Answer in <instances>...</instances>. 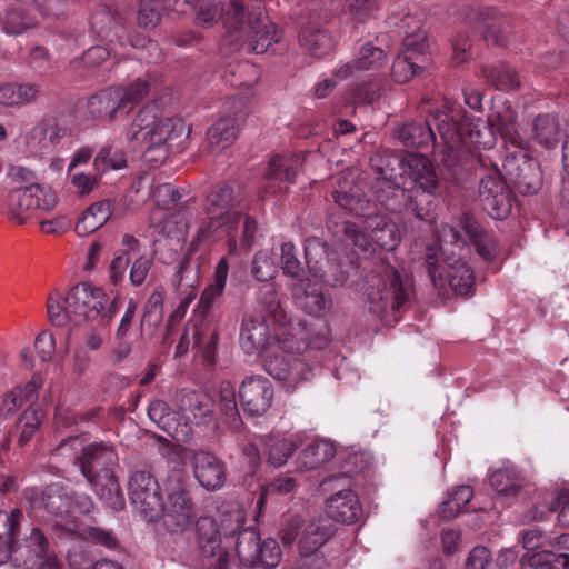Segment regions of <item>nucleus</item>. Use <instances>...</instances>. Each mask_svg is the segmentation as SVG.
Here are the masks:
<instances>
[{
	"label": "nucleus",
	"instance_id": "f257e3e1",
	"mask_svg": "<svg viewBox=\"0 0 569 569\" xmlns=\"http://www.w3.org/2000/svg\"><path fill=\"white\" fill-rule=\"evenodd\" d=\"M370 162L378 173L375 197L386 210L405 211L419 220L433 221L436 200L445 194L446 186L428 158L377 154Z\"/></svg>",
	"mask_w": 569,
	"mask_h": 569
},
{
	"label": "nucleus",
	"instance_id": "f03ea898",
	"mask_svg": "<svg viewBox=\"0 0 569 569\" xmlns=\"http://www.w3.org/2000/svg\"><path fill=\"white\" fill-rule=\"evenodd\" d=\"M293 339L273 338L262 317L244 316L240 328V346L244 353H264L266 371L279 380L288 390H295L301 382L315 375L313 365L307 353H296Z\"/></svg>",
	"mask_w": 569,
	"mask_h": 569
},
{
	"label": "nucleus",
	"instance_id": "7ed1b4c3",
	"mask_svg": "<svg viewBox=\"0 0 569 569\" xmlns=\"http://www.w3.org/2000/svg\"><path fill=\"white\" fill-rule=\"evenodd\" d=\"M360 291L365 310L383 325L390 326L408 309L413 284L400 270L381 261L365 276Z\"/></svg>",
	"mask_w": 569,
	"mask_h": 569
},
{
	"label": "nucleus",
	"instance_id": "20e7f679",
	"mask_svg": "<svg viewBox=\"0 0 569 569\" xmlns=\"http://www.w3.org/2000/svg\"><path fill=\"white\" fill-rule=\"evenodd\" d=\"M24 520L20 509L0 510V565L11 560L18 569H61L42 531L33 527L20 539Z\"/></svg>",
	"mask_w": 569,
	"mask_h": 569
},
{
	"label": "nucleus",
	"instance_id": "39448f33",
	"mask_svg": "<svg viewBox=\"0 0 569 569\" xmlns=\"http://www.w3.org/2000/svg\"><path fill=\"white\" fill-rule=\"evenodd\" d=\"M433 118L443 141L441 162L449 169H455L471 147L490 149L496 142L492 129L481 119L467 117L459 106L445 104Z\"/></svg>",
	"mask_w": 569,
	"mask_h": 569
},
{
	"label": "nucleus",
	"instance_id": "423d86ee",
	"mask_svg": "<svg viewBox=\"0 0 569 569\" xmlns=\"http://www.w3.org/2000/svg\"><path fill=\"white\" fill-rule=\"evenodd\" d=\"M190 128L179 118H159L149 107L142 108L124 129V138L132 149H139L152 166L164 162L173 142L188 136Z\"/></svg>",
	"mask_w": 569,
	"mask_h": 569
},
{
	"label": "nucleus",
	"instance_id": "0eeeda50",
	"mask_svg": "<svg viewBox=\"0 0 569 569\" xmlns=\"http://www.w3.org/2000/svg\"><path fill=\"white\" fill-rule=\"evenodd\" d=\"M227 12L226 33L221 41L223 54L247 47L248 51L261 54L280 40L277 26L264 14L260 6L247 11L241 1H231Z\"/></svg>",
	"mask_w": 569,
	"mask_h": 569
},
{
	"label": "nucleus",
	"instance_id": "6e6552de",
	"mask_svg": "<svg viewBox=\"0 0 569 569\" xmlns=\"http://www.w3.org/2000/svg\"><path fill=\"white\" fill-rule=\"evenodd\" d=\"M107 293L89 282H80L73 286L60 305V296L56 293L48 299L47 309L49 320L53 326L64 327L67 325L78 326L84 321L96 320L101 316V323L108 326L116 315L117 299H113L102 313L108 303Z\"/></svg>",
	"mask_w": 569,
	"mask_h": 569
},
{
	"label": "nucleus",
	"instance_id": "1a4fd4ad",
	"mask_svg": "<svg viewBox=\"0 0 569 569\" xmlns=\"http://www.w3.org/2000/svg\"><path fill=\"white\" fill-rule=\"evenodd\" d=\"M77 463L97 497L109 508L121 510L126 501L119 481L113 473L118 455L113 447L104 442H93L82 447Z\"/></svg>",
	"mask_w": 569,
	"mask_h": 569
},
{
	"label": "nucleus",
	"instance_id": "9d476101",
	"mask_svg": "<svg viewBox=\"0 0 569 569\" xmlns=\"http://www.w3.org/2000/svg\"><path fill=\"white\" fill-rule=\"evenodd\" d=\"M389 23L397 28L398 36L402 38V50L392 63L391 74L395 81L405 83L421 68L420 63L429 49L427 36L421 29V20L411 14L400 19L390 18Z\"/></svg>",
	"mask_w": 569,
	"mask_h": 569
},
{
	"label": "nucleus",
	"instance_id": "9b49d317",
	"mask_svg": "<svg viewBox=\"0 0 569 569\" xmlns=\"http://www.w3.org/2000/svg\"><path fill=\"white\" fill-rule=\"evenodd\" d=\"M229 520L232 522L230 531H233L229 537L237 536L236 551L243 566L262 569L277 567L281 559V549L277 540L268 538L261 541L258 530L253 527L241 529L244 523L241 511L230 513Z\"/></svg>",
	"mask_w": 569,
	"mask_h": 569
},
{
	"label": "nucleus",
	"instance_id": "f8f14e48",
	"mask_svg": "<svg viewBox=\"0 0 569 569\" xmlns=\"http://www.w3.org/2000/svg\"><path fill=\"white\" fill-rule=\"evenodd\" d=\"M341 231L345 241L352 243L363 253L375 252V246L392 251L400 242V232L396 223L377 213L365 219L359 226L345 221Z\"/></svg>",
	"mask_w": 569,
	"mask_h": 569
},
{
	"label": "nucleus",
	"instance_id": "ddd939ff",
	"mask_svg": "<svg viewBox=\"0 0 569 569\" xmlns=\"http://www.w3.org/2000/svg\"><path fill=\"white\" fill-rule=\"evenodd\" d=\"M423 264L427 268L431 282L436 288L446 290L450 288L458 296H469L473 291L475 277L472 270L462 259L446 260L447 268L439 264L437 249L426 248Z\"/></svg>",
	"mask_w": 569,
	"mask_h": 569
},
{
	"label": "nucleus",
	"instance_id": "4468645a",
	"mask_svg": "<svg viewBox=\"0 0 569 569\" xmlns=\"http://www.w3.org/2000/svg\"><path fill=\"white\" fill-rule=\"evenodd\" d=\"M229 517L218 527L211 517H201L196 522L197 540L201 551V569H230L229 556L222 550V537L228 538L233 531Z\"/></svg>",
	"mask_w": 569,
	"mask_h": 569
},
{
	"label": "nucleus",
	"instance_id": "2eb2a0df",
	"mask_svg": "<svg viewBox=\"0 0 569 569\" xmlns=\"http://www.w3.org/2000/svg\"><path fill=\"white\" fill-rule=\"evenodd\" d=\"M161 516L168 531L183 532L196 517L188 483L181 473L169 478L167 502L161 500Z\"/></svg>",
	"mask_w": 569,
	"mask_h": 569
},
{
	"label": "nucleus",
	"instance_id": "dca6fc26",
	"mask_svg": "<svg viewBox=\"0 0 569 569\" xmlns=\"http://www.w3.org/2000/svg\"><path fill=\"white\" fill-rule=\"evenodd\" d=\"M130 502L147 521H156L161 516V492L157 479L148 470L134 471L128 481Z\"/></svg>",
	"mask_w": 569,
	"mask_h": 569
},
{
	"label": "nucleus",
	"instance_id": "f3484780",
	"mask_svg": "<svg viewBox=\"0 0 569 569\" xmlns=\"http://www.w3.org/2000/svg\"><path fill=\"white\" fill-rule=\"evenodd\" d=\"M57 204L56 192L46 184L31 182L9 194V218L19 223L33 210L51 211Z\"/></svg>",
	"mask_w": 569,
	"mask_h": 569
},
{
	"label": "nucleus",
	"instance_id": "a211bd4d",
	"mask_svg": "<svg viewBox=\"0 0 569 569\" xmlns=\"http://www.w3.org/2000/svg\"><path fill=\"white\" fill-rule=\"evenodd\" d=\"M249 211V200L239 188L222 183L217 184L206 198L204 213L224 219L226 223L238 227L242 214Z\"/></svg>",
	"mask_w": 569,
	"mask_h": 569
},
{
	"label": "nucleus",
	"instance_id": "6ab92c4d",
	"mask_svg": "<svg viewBox=\"0 0 569 569\" xmlns=\"http://www.w3.org/2000/svg\"><path fill=\"white\" fill-rule=\"evenodd\" d=\"M306 153L277 154L271 158L259 197L264 200L268 194L282 192L295 183L296 177L305 161Z\"/></svg>",
	"mask_w": 569,
	"mask_h": 569
},
{
	"label": "nucleus",
	"instance_id": "aec40b11",
	"mask_svg": "<svg viewBox=\"0 0 569 569\" xmlns=\"http://www.w3.org/2000/svg\"><path fill=\"white\" fill-rule=\"evenodd\" d=\"M479 199L483 210L492 219L502 220L509 216L512 208V193L498 170L481 178Z\"/></svg>",
	"mask_w": 569,
	"mask_h": 569
},
{
	"label": "nucleus",
	"instance_id": "412c9836",
	"mask_svg": "<svg viewBox=\"0 0 569 569\" xmlns=\"http://www.w3.org/2000/svg\"><path fill=\"white\" fill-rule=\"evenodd\" d=\"M159 237L154 240V252L163 263L174 261L183 249L188 224L181 213L168 214L158 226Z\"/></svg>",
	"mask_w": 569,
	"mask_h": 569
},
{
	"label": "nucleus",
	"instance_id": "4be33fe9",
	"mask_svg": "<svg viewBox=\"0 0 569 569\" xmlns=\"http://www.w3.org/2000/svg\"><path fill=\"white\" fill-rule=\"evenodd\" d=\"M22 497L33 511L43 509L49 515L61 518L71 515V490L59 483L27 488Z\"/></svg>",
	"mask_w": 569,
	"mask_h": 569
},
{
	"label": "nucleus",
	"instance_id": "5701e85b",
	"mask_svg": "<svg viewBox=\"0 0 569 569\" xmlns=\"http://www.w3.org/2000/svg\"><path fill=\"white\" fill-rule=\"evenodd\" d=\"M274 398L272 382L264 376L246 377L239 387V399L243 412L250 417L263 416Z\"/></svg>",
	"mask_w": 569,
	"mask_h": 569
},
{
	"label": "nucleus",
	"instance_id": "b1692460",
	"mask_svg": "<svg viewBox=\"0 0 569 569\" xmlns=\"http://www.w3.org/2000/svg\"><path fill=\"white\" fill-rule=\"evenodd\" d=\"M190 462L199 485L208 491L222 488L226 482L223 462L212 452L198 449L190 450Z\"/></svg>",
	"mask_w": 569,
	"mask_h": 569
},
{
	"label": "nucleus",
	"instance_id": "393cba45",
	"mask_svg": "<svg viewBox=\"0 0 569 569\" xmlns=\"http://www.w3.org/2000/svg\"><path fill=\"white\" fill-rule=\"evenodd\" d=\"M224 222H227L224 219L213 218L212 214L203 212L198 220L197 231L190 242L189 251H196L200 246H209L218 240L220 232H227L228 251L230 254H236L238 242L234 231L237 227Z\"/></svg>",
	"mask_w": 569,
	"mask_h": 569
},
{
	"label": "nucleus",
	"instance_id": "a878e982",
	"mask_svg": "<svg viewBox=\"0 0 569 569\" xmlns=\"http://www.w3.org/2000/svg\"><path fill=\"white\" fill-rule=\"evenodd\" d=\"M439 110L430 113L425 121H412L403 124L397 130V137L406 147L423 148L431 146L432 149L443 157V141H438L433 126L437 127L435 116Z\"/></svg>",
	"mask_w": 569,
	"mask_h": 569
},
{
	"label": "nucleus",
	"instance_id": "bb28decb",
	"mask_svg": "<svg viewBox=\"0 0 569 569\" xmlns=\"http://www.w3.org/2000/svg\"><path fill=\"white\" fill-rule=\"evenodd\" d=\"M199 278V268L190 264L188 260L179 263V268L173 276L172 283L177 293L180 296L179 305L169 317V325L182 319L193 299L197 296L196 284Z\"/></svg>",
	"mask_w": 569,
	"mask_h": 569
},
{
	"label": "nucleus",
	"instance_id": "cd10ccee",
	"mask_svg": "<svg viewBox=\"0 0 569 569\" xmlns=\"http://www.w3.org/2000/svg\"><path fill=\"white\" fill-rule=\"evenodd\" d=\"M178 412L187 422L200 423L213 413V400L202 390H179L173 398Z\"/></svg>",
	"mask_w": 569,
	"mask_h": 569
},
{
	"label": "nucleus",
	"instance_id": "c85d7f7f",
	"mask_svg": "<svg viewBox=\"0 0 569 569\" xmlns=\"http://www.w3.org/2000/svg\"><path fill=\"white\" fill-rule=\"evenodd\" d=\"M387 54L381 48L367 42L359 48L355 60L336 67L332 74L339 81H343L356 77L362 70H379L387 64Z\"/></svg>",
	"mask_w": 569,
	"mask_h": 569
},
{
	"label": "nucleus",
	"instance_id": "c756f323",
	"mask_svg": "<svg viewBox=\"0 0 569 569\" xmlns=\"http://www.w3.org/2000/svg\"><path fill=\"white\" fill-rule=\"evenodd\" d=\"M43 385V378L34 373L30 381L24 385H17L7 390L0 397V417L10 418L16 415L24 403L32 405L39 397V390Z\"/></svg>",
	"mask_w": 569,
	"mask_h": 569
},
{
	"label": "nucleus",
	"instance_id": "7c9ffc66",
	"mask_svg": "<svg viewBox=\"0 0 569 569\" xmlns=\"http://www.w3.org/2000/svg\"><path fill=\"white\" fill-rule=\"evenodd\" d=\"M336 528L327 517H319L306 525L298 541L301 557H310L335 535Z\"/></svg>",
	"mask_w": 569,
	"mask_h": 569
},
{
	"label": "nucleus",
	"instance_id": "2f4dec72",
	"mask_svg": "<svg viewBox=\"0 0 569 569\" xmlns=\"http://www.w3.org/2000/svg\"><path fill=\"white\" fill-rule=\"evenodd\" d=\"M296 302L306 313L313 317H323L331 310L332 301L317 282L301 280L295 288Z\"/></svg>",
	"mask_w": 569,
	"mask_h": 569
},
{
	"label": "nucleus",
	"instance_id": "473e14b6",
	"mask_svg": "<svg viewBox=\"0 0 569 569\" xmlns=\"http://www.w3.org/2000/svg\"><path fill=\"white\" fill-rule=\"evenodd\" d=\"M243 120L241 111L220 117L207 131V139L212 152H219L230 147L237 139L240 123Z\"/></svg>",
	"mask_w": 569,
	"mask_h": 569
},
{
	"label": "nucleus",
	"instance_id": "72a5a7b5",
	"mask_svg": "<svg viewBox=\"0 0 569 569\" xmlns=\"http://www.w3.org/2000/svg\"><path fill=\"white\" fill-rule=\"evenodd\" d=\"M329 517L343 523H355L362 516V506L358 495L350 489H343L333 493L328 499Z\"/></svg>",
	"mask_w": 569,
	"mask_h": 569
},
{
	"label": "nucleus",
	"instance_id": "f704fd0d",
	"mask_svg": "<svg viewBox=\"0 0 569 569\" xmlns=\"http://www.w3.org/2000/svg\"><path fill=\"white\" fill-rule=\"evenodd\" d=\"M259 441L263 443L268 461L273 467H282L303 442L300 433H295L290 437H283L280 433L269 435L260 437Z\"/></svg>",
	"mask_w": 569,
	"mask_h": 569
},
{
	"label": "nucleus",
	"instance_id": "c9c22d12",
	"mask_svg": "<svg viewBox=\"0 0 569 569\" xmlns=\"http://www.w3.org/2000/svg\"><path fill=\"white\" fill-rule=\"evenodd\" d=\"M525 479L520 470L510 462L495 469L490 475V485L506 500L515 498L523 487Z\"/></svg>",
	"mask_w": 569,
	"mask_h": 569
},
{
	"label": "nucleus",
	"instance_id": "e433bc0d",
	"mask_svg": "<svg viewBox=\"0 0 569 569\" xmlns=\"http://www.w3.org/2000/svg\"><path fill=\"white\" fill-rule=\"evenodd\" d=\"M335 202L348 213L357 217H368L375 214L373 204L368 200L359 186L353 184L348 190H336L332 192Z\"/></svg>",
	"mask_w": 569,
	"mask_h": 569
},
{
	"label": "nucleus",
	"instance_id": "4c0bfd02",
	"mask_svg": "<svg viewBox=\"0 0 569 569\" xmlns=\"http://www.w3.org/2000/svg\"><path fill=\"white\" fill-rule=\"evenodd\" d=\"M229 269L228 259L222 257L214 268L212 282L204 288L200 296L198 311L202 316H206L213 303L222 297L229 276Z\"/></svg>",
	"mask_w": 569,
	"mask_h": 569
},
{
	"label": "nucleus",
	"instance_id": "58836bf2",
	"mask_svg": "<svg viewBox=\"0 0 569 569\" xmlns=\"http://www.w3.org/2000/svg\"><path fill=\"white\" fill-rule=\"evenodd\" d=\"M300 44L313 57L328 54L335 41L330 32L313 22H309L299 33Z\"/></svg>",
	"mask_w": 569,
	"mask_h": 569
},
{
	"label": "nucleus",
	"instance_id": "ea45409f",
	"mask_svg": "<svg viewBox=\"0 0 569 569\" xmlns=\"http://www.w3.org/2000/svg\"><path fill=\"white\" fill-rule=\"evenodd\" d=\"M86 117L92 120H111L118 111H121L117 99V92L112 87L106 88L87 100Z\"/></svg>",
	"mask_w": 569,
	"mask_h": 569
},
{
	"label": "nucleus",
	"instance_id": "a19ab883",
	"mask_svg": "<svg viewBox=\"0 0 569 569\" xmlns=\"http://www.w3.org/2000/svg\"><path fill=\"white\" fill-rule=\"evenodd\" d=\"M157 81L151 76L146 78H138L128 86L112 87L117 92L118 103L121 110L130 111L140 101L149 94L152 89H156Z\"/></svg>",
	"mask_w": 569,
	"mask_h": 569
},
{
	"label": "nucleus",
	"instance_id": "79ce46f5",
	"mask_svg": "<svg viewBox=\"0 0 569 569\" xmlns=\"http://www.w3.org/2000/svg\"><path fill=\"white\" fill-rule=\"evenodd\" d=\"M112 214L110 200H101L90 206L77 222L74 230L78 236L86 237L100 229Z\"/></svg>",
	"mask_w": 569,
	"mask_h": 569
},
{
	"label": "nucleus",
	"instance_id": "37998d69",
	"mask_svg": "<svg viewBox=\"0 0 569 569\" xmlns=\"http://www.w3.org/2000/svg\"><path fill=\"white\" fill-rule=\"evenodd\" d=\"M46 413L40 408L29 406L18 418L16 429L18 431L17 442L20 447L27 446L40 429Z\"/></svg>",
	"mask_w": 569,
	"mask_h": 569
},
{
	"label": "nucleus",
	"instance_id": "c03bdc74",
	"mask_svg": "<svg viewBox=\"0 0 569 569\" xmlns=\"http://www.w3.org/2000/svg\"><path fill=\"white\" fill-rule=\"evenodd\" d=\"M532 136L545 148H555L560 140V126L557 118L550 114H539L533 121Z\"/></svg>",
	"mask_w": 569,
	"mask_h": 569
},
{
	"label": "nucleus",
	"instance_id": "a18cd8bd",
	"mask_svg": "<svg viewBox=\"0 0 569 569\" xmlns=\"http://www.w3.org/2000/svg\"><path fill=\"white\" fill-rule=\"evenodd\" d=\"M336 446L332 441L315 440L301 453V466L306 469H315L331 460L336 455Z\"/></svg>",
	"mask_w": 569,
	"mask_h": 569
},
{
	"label": "nucleus",
	"instance_id": "49530a36",
	"mask_svg": "<svg viewBox=\"0 0 569 569\" xmlns=\"http://www.w3.org/2000/svg\"><path fill=\"white\" fill-rule=\"evenodd\" d=\"M307 267L315 279H323V261L328 258V246L319 238H308L305 242Z\"/></svg>",
	"mask_w": 569,
	"mask_h": 569
},
{
	"label": "nucleus",
	"instance_id": "de8ad7c7",
	"mask_svg": "<svg viewBox=\"0 0 569 569\" xmlns=\"http://www.w3.org/2000/svg\"><path fill=\"white\" fill-rule=\"evenodd\" d=\"M479 21L483 23L482 36L488 43L506 44L507 20L497 16L495 10H486L479 13Z\"/></svg>",
	"mask_w": 569,
	"mask_h": 569
},
{
	"label": "nucleus",
	"instance_id": "09e8293b",
	"mask_svg": "<svg viewBox=\"0 0 569 569\" xmlns=\"http://www.w3.org/2000/svg\"><path fill=\"white\" fill-rule=\"evenodd\" d=\"M482 72L487 81L499 90H512L519 87V78L516 71L505 62L486 66Z\"/></svg>",
	"mask_w": 569,
	"mask_h": 569
},
{
	"label": "nucleus",
	"instance_id": "8fccbe9b",
	"mask_svg": "<svg viewBox=\"0 0 569 569\" xmlns=\"http://www.w3.org/2000/svg\"><path fill=\"white\" fill-rule=\"evenodd\" d=\"M377 10V0H347L341 19L356 27L370 20Z\"/></svg>",
	"mask_w": 569,
	"mask_h": 569
},
{
	"label": "nucleus",
	"instance_id": "3c124183",
	"mask_svg": "<svg viewBox=\"0 0 569 569\" xmlns=\"http://www.w3.org/2000/svg\"><path fill=\"white\" fill-rule=\"evenodd\" d=\"M473 497V489L463 485L453 489L439 507V513L445 519H451L459 515L460 510L467 506Z\"/></svg>",
	"mask_w": 569,
	"mask_h": 569
},
{
	"label": "nucleus",
	"instance_id": "603ef678",
	"mask_svg": "<svg viewBox=\"0 0 569 569\" xmlns=\"http://www.w3.org/2000/svg\"><path fill=\"white\" fill-rule=\"evenodd\" d=\"M219 408L228 418L233 428H239L241 419L237 406V395L233 385L230 381H222L219 386Z\"/></svg>",
	"mask_w": 569,
	"mask_h": 569
},
{
	"label": "nucleus",
	"instance_id": "864d4df0",
	"mask_svg": "<svg viewBox=\"0 0 569 569\" xmlns=\"http://www.w3.org/2000/svg\"><path fill=\"white\" fill-rule=\"evenodd\" d=\"M91 31L98 37L106 39L112 29L122 30L119 26L117 16L113 13L109 6L102 4L91 14L90 19Z\"/></svg>",
	"mask_w": 569,
	"mask_h": 569
},
{
	"label": "nucleus",
	"instance_id": "5fc2aeb1",
	"mask_svg": "<svg viewBox=\"0 0 569 569\" xmlns=\"http://www.w3.org/2000/svg\"><path fill=\"white\" fill-rule=\"evenodd\" d=\"M174 415L163 400H154L148 407L150 420L171 437L177 436L178 429Z\"/></svg>",
	"mask_w": 569,
	"mask_h": 569
},
{
	"label": "nucleus",
	"instance_id": "6e6d98bb",
	"mask_svg": "<svg viewBox=\"0 0 569 569\" xmlns=\"http://www.w3.org/2000/svg\"><path fill=\"white\" fill-rule=\"evenodd\" d=\"M127 159L124 153L114 149L112 146H103L97 153L93 160V166L99 174L109 170H119L124 168Z\"/></svg>",
	"mask_w": 569,
	"mask_h": 569
},
{
	"label": "nucleus",
	"instance_id": "4d7b16f0",
	"mask_svg": "<svg viewBox=\"0 0 569 569\" xmlns=\"http://www.w3.org/2000/svg\"><path fill=\"white\" fill-rule=\"evenodd\" d=\"M37 21L31 16H26L20 8L8 9L2 20V29L7 34L18 36L34 28Z\"/></svg>",
	"mask_w": 569,
	"mask_h": 569
},
{
	"label": "nucleus",
	"instance_id": "13d9d810",
	"mask_svg": "<svg viewBox=\"0 0 569 569\" xmlns=\"http://www.w3.org/2000/svg\"><path fill=\"white\" fill-rule=\"evenodd\" d=\"M251 273L258 281H268L277 273V266L272 252L258 251L252 260Z\"/></svg>",
	"mask_w": 569,
	"mask_h": 569
},
{
	"label": "nucleus",
	"instance_id": "bf43d9fd",
	"mask_svg": "<svg viewBox=\"0 0 569 569\" xmlns=\"http://www.w3.org/2000/svg\"><path fill=\"white\" fill-rule=\"evenodd\" d=\"M163 318V292L156 289L149 297L141 318V328L157 327Z\"/></svg>",
	"mask_w": 569,
	"mask_h": 569
},
{
	"label": "nucleus",
	"instance_id": "052dcab7",
	"mask_svg": "<svg viewBox=\"0 0 569 569\" xmlns=\"http://www.w3.org/2000/svg\"><path fill=\"white\" fill-rule=\"evenodd\" d=\"M296 488L297 480L293 477L288 475H281L274 478L267 486L261 488V493L257 501V505L259 508H262L269 495L276 493L283 496L293 492Z\"/></svg>",
	"mask_w": 569,
	"mask_h": 569
},
{
	"label": "nucleus",
	"instance_id": "680f3d73",
	"mask_svg": "<svg viewBox=\"0 0 569 569\" xmlns=\"http://www.w3.org/2000/svg\"><path fill=\"white\" fill-rule=\"evenodd\" d=\"M256 73L253 66L239 62L227 68L224 78L232 87L250 86L254 81Z\"/></svg>",
	"mask_w": 569,
	"mask_h": 569
},
{
	"label": "nucleus",
	"instance_id": "e2e57ef3",
	"mask_svg": "<svg viewBox=\"0 0 569 569\" xmlns=\"http://www.w3.org/2000/svg\"><path fill=\"white\" fill-rule=\"evenodd\" d=\"M438 241L440 243L441 254L448 258H452L455 254V248L462 249L463 242L461 241L460 232L450 224H443L437 230Z\"/></svg>",
	"mask_w": 569,
	"mask_h": 569
},
{
	"label": "nucleus",
	"instance_id": "0e129e2a",
	"mask_svg": "<svg viewBox=\"0 0 569 569\" xmlns=\"http://www.w3.org/2000/svg\"><path fill=\"white\" fill-rule=\"evenodd\" d=\"M281 268L286 276L300 278L303 267L297 257V249L292 242L281 244Z\"/></svg>",
	"mask_w": 569,
	"mask_h": 569
},
{
	"label": "nucleus",
	"instance_id": "69168bd1",
	"mask_svg": "<svg viewBox=\"0 0 569 569\" xmlns=\"http://www.w3.org/2000/svg\"><path fill=\"white\" fill-rule=\"evenodd\" d=\"M160 0H140L138 23L143 28H154L160 21Z\"/></svg>",
	"mask_w": 569,
	"mask_h": 569
},
{
	"label": "nucleus",
	"instance_id": "338daca9",
	"mask_svg": "<svg viewBox=\"0 0 569 569\" xmlns=\"http://www.w3.org/2000/svg\"><path fill=\"white\" fill-rule=\"evenodd\" d=\"M41 86L36 82H14V107L33 104L38 101Z\"/></svg>",
	"mask_w": 569,
	"mask_h": 569
},
{
	"label": "nucleus",
	"instance_id": "774afa93",
	"mask_svg": "<svg viewBox=\"0 0 569 569\" xmlns=\"http://www.w3.org/2000/svg\"><path fill=\"white\" fill-rule=\"evenodd\" d=\"M151 196L156 204L166 210L172 209L181 198L178 189L171 183L157 186L152 190Z\"/></svg>",
	"mask_w": 569,
	"mask_h": 569
}]
</instances>
